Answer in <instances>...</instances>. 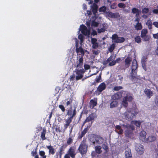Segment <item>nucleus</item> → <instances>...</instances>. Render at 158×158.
Instances as JSON below:
<instances>
[{
    "mask_svg": "<svg viewBox=\"0 0 158 158\" xmlns=\"http://www.w3.org/2000/svg\"><path fill=\"white\" fill-rule=\"evenodd\" d=\"M85 72V70L84 69H79L76 68L73 72V74L70 77V80L73 81L75 78L76 81H78L82 78L83 74Z\"/></svg>",
    "mask_w": 158,
    "mask_h": 158,
    "instance_id": "obj_1",
    "label": "nucleus"
},
{
    "mask_svg": "<svg viewBox=\"0 0 158 158\" xmlns=\"http://www.w3.org/2000/svg\"><path fill=\"white\" fill-rule=\"evenodd\" d=\"M139 110L137 108L130 109L125 113L126 119L128 120H131L138 114Z\"/></svg>",
    "mask_w": 158,
    "mask_h": 158,
    "instance_id": "obj_2",
    "label": "nucleus"
},
{
    "mask_svg": "<svg viewBox=\"0 0 158 158\" xmlns=\"http://www.w3.org/2000/svg\"><path fill=\"white\" fill-rule=\"evenodd\" d=\"M116 56L114 54L111 55L107 60H104L103 61V64L104 65H106L108 63V65L109 66H112L115 64L116 62H118V58H117L115 60H114Z\"/></svg>",
    "mask_w": 158,
    "mask_h": 158,
    "instance_id": "obj_3",
    "label": "nucleus"
},
{
    "mask_svg": "<svg viewBox=\"0 0 158 158\" xmlns=\"http://www.w3.org/2000/svg\"><path fill=\"white\" fill-rule=\"evenodd\" d=\"M137 68V64L136 60L135 59L133 60L132 61L131 67L132 73H131V77L133 79L136 78V70Z\"/></svg>",
    "mask_w": 158,
    "mask_h": 158,
    "instance_id": "obj_4",
    "label": "nucleus"
},
{
    "mask_svg": "<svg viewBox=\"0 0 158 158\" xmlns=\"http://www.w3.org/2000/svg\"><path fill=\"white\" fill-rule=\"evenodd\" d=\"M87 147H88L87 145L82 141L80 144L78 149V150L82 155H83L86 154L87 152Z\"/></svg>",
    "mask_w": 158,
    "mask_h": 158,
    "instance_id": "obj_5",
    "label": "nucleus"
},
{
    "mask_svg": "<svg viewBox=\"0 0 158 158\" xmlns=\"http://www.w3.org/2000/svg\"><path fill=\"white\" fill-rule=\"evenodd\" d=\"M93 138L94 139L95 141L91 140V138H90V140L94 144H95V142H96L97 144H102L103 142V139L99 135H94L93 136Z\"/></svg>",
    "mask_w": 158,
    "mask_h": 158,
    "instance_id": "obj_6",
    "label": "nucleus"
},
{
    "mask_svg": "<svg viewBox=\"0 0 158 158\" xmlns=\"http://www.w3.org/2000/svg\"><path fill=\"white\" fill-rule=\"evenodd\" d=\"M134 127L131 125L128 124L125 127V134L126 136L129 137L132 134Z\"/></svg>",
    "mask_w": 158,
    "mask_h": 158,
    "instance_id": "obj_7",
    "label": "nucleus"
},
{
    "mask_svg": "<svg viewBox=\"0 0 158 158\" xmlns=\"http://www.w3.org/2000/svg\"><path fill=\"white\" fill-rule=\"evenodd\" d=\"M80 30L82 34L85 36H89L90 35V30L88 29L84 25L82 24L80 25Z\"/></svg>",
    "mask_w": 158,
    "mask_h": 158,
    "instance_id": "obj_8",
    "label": "nucleus"
},
{
    "mask_svg": "<svg viewBox=\"0 0 158 158\" xmlns=\"http://www.w3.org/2000/svg\"><path fill=\"white\" fill-rule=\"evenodd\" d=\"M65 148V146L63 145L59 148L58 152L56 154V158H61L62 154L64 153V151Z\"/></svg>",
    "mask_w": 158,
    "mask_h": 158,
    "instance_id": "obj_9",
    "label": "nucleus"
},
{
    "mask_svg": "<svg viewBox=\"0 0 158 158\" xmlns=\"http://www.w3.org/2000/svg\"><path fill=\"white\" fill-rule=\"evenodd\" d=\"M148 31L146 29H143L141 31V37L144 41H148L150 39L149 36L147 35Z\"/></svg>",
    "mask_w": 158,
    "mask_h": 158,
    "instance_id": "obj_10",
    "label": "nucleus"
},
{
    "mask_svg": "<svg viewBox=\"0 0 158 158\" xmlns=\"http://www.w3.org/2000/svg\"><path fill=\"white\" fill-rule=\"evenodd\" d=\"M132 100V97L131 96L127 95L123 98L122 103V105L125 107H127L128 106L127 101L130 102Z\"/></svg>",
    "mask_w": 158,
    "mask_h": 158,
    "instance_id": "obj_11",
    "label": "nucleus"
},
{
    "mask_svg": "<svg viewBox=\"0 0 158 158\" xmlns=\"http://www.w3.org/2000/svg\"><path fill=\"white\" fill-rule=\"evenodd\" d=\"M66 115H68L69 117H71L74 114V115L73 116V117L75 116L76 114V109H74L73 110L72 107V106L68 110H66Z\"/></svg>",
    "mask_w": 158,
    "mask_h": 158,
    "instance_id": "obj_12",
    "label": "nucleus"
},
{
    "mask_svg": "<svg viewBox=\"0 0 158 158\" xmlns=\"http://www.w3.org/2000/svg\"><path fill=\"white\" fill-rule=\"evenodd\" d=\"M79 58L77 61L76 62L77 64L76 66V68L79 69L83 67V58L82 56H79Z\"/></svg>",
    "mask_w": 158,
    "mask_h": 158,
    "instance_id": "obj_13",
    "label": "nucleus"
},
{
    "mask_svg": "<svg viewBox=\"0 0 158 158\" xmlns=\"http://www.w3.org/2000/svg\"><path fill=\"white\" fill-rule=\"evenodd\" d=\"M74 115L73 114L72 116L71 117H69L67 119H65V124L64 125V130H66L67 128L68 127L72 122Z\"/></svg>",
    "mask_w": 158,
    "mask_h": 158,
    "instance_id": "obj_14",
    "label": "nucleus"
},
{
    "mask_svg": "<svg viewBox=\"0 0 158 158\" xmlns=\"http://www.w3.org/2000/svg\"><path fill=\"white\" fill-rule=\"evenodd\" d=\"M135 149L137 152L139 154H142L143 152L144 148L142 145L138 144L136 145Z\"/></svg>",
    "mask_w": 158,
    "mask_h": 158,
    "instance_id": "obj_15",
    "label": "nucleus"
},
{
    "mask_svg": "<svg viewBox=\"0 0 158 158\" xmlns=\"http://www.w3.org/2000/svg\"><path fill=\"white\" fill-rule=\"evenodd\" d=\"M68 154L72 158L75 157L76 153L75 152V150L73 147H70L69 148L68 152Z\"/></svg>",
    "mask_w": 158,
    "mask_h": 158,
    "instance_id": "obj_16",
    "label": "nucleus"
},
{
    "mask_svg": "<svg viewBox=\"0 0 158 158\" xmlns=\"http://www.w3.org/2000/svg\"><path fill=\"white\" fill-rule=\"evenodd\" d=\"M106 88V85L104 82L101 83L98 87L97 91L100 94Z\"/></svg>",
    "mask_w": 158,
    "mask_h": 158,
    "instance_id": "obj_17",
    "label": "nucleus"
},
{
    "mask_svg": "<svg viewBox=\"0 0 158 158\" xmlns=\"http://www.w3.org/2000/svg\"><path fill=\"white\" fill-rule=\"evenodd\" d=\"M144 93L148 98H150L152 96L153 94V93L152 91L150 89L147 88L145 89Z\"/></svg>",
    "mask_w": 158,
    "mask_h": 158,
    "instance_id": "obj_18",
    "label": "nucleus"
},
{
    "mask_svg": "<svg viewBox=\"0 0 158 158\" xmlns=\"http://www.w3.org/2000/svg\"><path fill=\"white\" fill-rule=\"evenodd\" d=\"M156 140V138L153 136H150L146 139H143V141L145 142H151Z\"/></svg>",
    "mask_w": 158,
    "mask_h": 158,
    "instance_id": "obj_19",
    "label": "nucleus"
},
{
    "mask_svg": "<svg viewBox=\"0 0 158 158\" xmlns=\"http://www.w3.org/2000/svg\"><path fill=\"white\" fill-rule=\"evenodd\" d=\"M106 14L108 17L111 18H117L118 16V14L117 13H112L111 12H106Z\"/></svg>",
    "mask_w": 158,
    "mask_h": 158,
    "instance_id": "obj_20",
    "label": "nucleus"
},
{
    "mask_svg": "<svg viewBox=\"0 0 158 158\" xmlns=\"http://www.w3.org/2000/svg\"><path fill=\"white\" fill-rule=\"evenodd\" d=\"M147 58L146 56H143L142 57L141 59V64L143 69L146 71L147 70V68L146 66V62L147 60Z\"/></svg>",
    "mask_w": 158,
    "mask_h": 158,
    "instance_id": "obj_21",
    "label": "nucleus"
},
{
    "mask_svg": "<svg viewBox=\"0 0 158 158\" xmlns=\"http://www.w3.org/2000/svg\"><path fill=\"white\" fill-rule=\"evenodd\" d=\"M76 51L77 53H80L81 54L79 53V54L81 55V56H82V57H83L85 54L84 51L81 46H80L79 48H76Z\"/></svg>",
    "mask_w": 158,
    "mask_h": 158,
    "instance_id": "obj_22",
    "label": "nucleus"
},
{
    "mask_svg": "<svg viewBox=\"0 0 158 158\" xmlns=\"http://www.w3.org/2000/svg\"><path fill=\"white\" fill-rule=\"evenodd\" d=\"M125 153V158H132L130 149L128 148L126 149Z\"/></svg>",
    "mask_w": 158,
    "mask_h": 158,
    "instance_id": "obj_23",
    "label": "nucleus"
},
{
    "mask_svg": "<svg viewBox=\"0 0 158 158\" xmlns=\"http://www.w3.org/2000/svg\"><path fill=\"white\" fill-rule=\"evenodd\" d=\"M46 147L49 150V154L54 155L55 152V149L53 148L52 146L50 145L49 146H46Z\"/></svg>",
    "mask_w": 158,
    "mask_h": 158,
    "instance_id": "obj_24",
    "label": "nucleus"
},
{
    "mask_svg": "<svg viewBox=\"0 0 158 158\" xmlns=\"http://www.w3.org/2000/svg\"><path fill=\"white\" fill-rule=\"evenodd\" d=\"M88 130L89 129L88 128V127L85 128L83 130L81 131V134L79 135L78 136V139H81L82 137L87 133Z\"/></svg>",
    "mask_w": 158,
    "mask_h": 158,
    "instance_id": "obj_25",
    "label": "nucleus"
},
{
    "mask_svg": "<svg viewBox=\"0 0 158 158\" xmlns=\"http://www.w3.org/2000/svg\"><path fill=\"white\" fill-rule=\"evenodd\" d=\"M92 11L94 15H96V14L98 11V6L96 4H94L92 6Z\"/></svg>",
    "mask_w": 158,
    "mask_h": 158,
    "instance_id": "obj_26",
    "label": "nucleus"
},
{
    "mask_svg": "<svg viewBox=\"0 0 158 158\" xmlns=\"http://www.w3.org/2000/svg\"><path fill=\"white\" fill-rule=\"evenodd\" d=\"M97 105V101H95L93 99L90 100L89 103V106L91 109H93Z\"/></svg>",
    "mask_w": 158,
    "mask_h": 158,
    "instance_id": "obj_27",
    "label": "nucleus"
},
{
    "mask_svg": "<svg viewBox=\"0 0 158 158\" xmlns=\"http://www.w3.org/2000/svg\"><path fill=\"white\" fill-rule=\"evenodd\" d=\"M94 116L93 114H90L89 116L86 118L85 121L86 123L89 122L90 121L94 120Z\"/></svg>",
    "mask_w": 158,
    "mask_h": 158,
    "instance_id": "obj_28",
    "label": "nucleus"
},
{
    "mask_svg": "<svg viewBox=\"0 0 158 158\" xmlns=\"http://www.w3.org/2000/svg\"><path fill=\"white\" fill-rule=\"evenodd\" d=\"M112 39L113 40V42H114L115 43H118V35L114 34L113 35L112 37Z\"/></svg>",
    "mask_w": 158,
    "mask_h": 158,
    "instance_id": "obj_29",
    "label": "nucleus"
},
{
    "mask_svg": "<svg viewBox=\"0 0 158 158\" xmlns=\"http://www.w3.org/2000/svg\"><path fill=\"white\" fill-rule=\"evenodd\" d=\"M146 135V133L145 131H141L140 133V139L143 141V140L144 139H146L145 138V136Z\"/></svg>",
    "mask_w": 158,
    "mask_h": 158,
    "instance_id": "obj_30",
    "label": "nucleus"
},
{
    "mask_svg": "<svg viewBox=\"0 0 158 158\" xmlns=\"http://www.w3.org/2000/svg\"><path fill=\"white\" fill-rule=\"evenodd\" d=\"M103 27L101 28H98L97 29V32L98 33H100L102 32H104L106 30V25L105 24H102Z\"/></svg>",
    "mask_w": 158,
    "mask_h": 158,
    "instance_id": "obj_31",
    "label": "nucleus"
},
{
    "mask_svg": "<svg viewBox=\"0 0 158 158\" xmlns=\"http://www.w3.org/2000/svg\"><path fill=\"white\" fill-rule=\"evenodd\" d=\"M111 99L112 101H118V92L114 94L111 97Z\"/></svg>",
    "mask_w": 158,
    "mask_h": 158,
    "instance_id": "obj_32",
    "label": "nucleus"
},
{
    "mask_svg": "<svg viewBox=\"0 0 158 158\" xmlns=\"http://www.w3.org/2000/svg\"><path fill=\"white\" fill-rule=\"evenodd\" d=\"M118 103V101H113L110 103V107L113 108L117 106Z\"/></svg>",
    "mask_w": 158,
    "mask_h": 158,
    "instance_id": "obj_33",
    "label": "nucleus"
},
{
    "mask_svg": "<svg viewBox=\"0 0 158 158\" xmlns=\"http://www.w3.org/2000/svg\"><path fill=\"white\" fill-rule=\"evenodd\" d=\"M131 60L132 59L130 57H128L125 59V64L127 67H129V65L130 64V62L131 61Z\"/></svg>",
    "mask_w": 158,
    "mask_h": 158,
    "instance_id": "obj_34",
    "label": "nucleus"
},
{
    "mask_svg": "<svg viewBox=\"0 0 158 158\" xmlns=\"http://www.w3.org/2000/svg\"><path fill=\"white\" fill-rule=\"evenodd\" d=\"M46 132V131L45 129H43L42 131L41 132L40 137H41V139L43 140H45L46 139V138L45 137Z\"/></svg>",
    "mask_w": 158,
    "mask_h": 158,
    "instance_id": "obj_35",
    "label": "nucleus"
},
{
    "mask_svg": "<svg viewBox=\"0 0 158 158\" xmlns=\"http://www.w3.org/2000/svg\"><path fill=\"white\" fill-rule=\"evenodd\" d=\"M132 124H135L137 127H140L141 122L140 121H132L131 123Z\"/></svg>",
    "mask_w": 158,
    "mask_h": 158,
    "instance_id": "obj_36",
    "label": "nucleus"
},
{
    "mask_svg": "<svg viewBox=\"0 0 158 158\" xmlns=\"http://www.w3.org/2000/svg\"><path fill=\"white\" fill-rule=\"evenodd\" d=\"M101 147L100 146H96L95 148V149L96 152L98 153V154H100L101 153L102 151L101 150Z\"/></svg>",
    "mask_w": 158,
    "mask_h": 158,
    "instance_id": "obj_37",
    "label": "nucleus"
},
{
    "mask_svg": "<svg viewBox=\"0 0 158 158\" xmlns=\"http://www.w3.org/2000/svg\"><path fill=\"white\" fill-rule=\"evenodd\" d=\"M135 27L137 30H140L142 28V26L141 23L138 22L135 25Z\"/></svg>",
    "mask_w": 158,
    "mask_h": 158,
    "instance_id": "obj_38",
    "label": "nucleus"
},
{
    "mask_svg": "<svg viewBox=\"0 0 158 158\" xmlns=\"http://www.w3.org/2000/svg\"><path fill=\"white\" fill-rule=\"evenodd\" d=\"M115 44H112L109 48V51L110 52H112L114 49Z\"/></svg>",
    "mask_w": 158,
    "mask_h": 158,
    "instance_id": "obj_39",
    "label": "nucleus"
},
{
    "mask_svg": "<svg viewBox=\"0 0 158 158\" xmlns=\"http://www.w3.org/2000/svg\"><path fill=\"white\" fill-rule=\"evenodd\" d=\"M135 42L138 44L140 43L141 42L140 37L139 36H136L135 38Z\"/></svg>",
    "mask_w": 158,
    "mask_h": 158,
    "instance_id": "obj_40",
    "label": "nucleus"
},
{
    "mask_svg": "<svg viewBox=\"0 0 158 158\" xmlns=\"http://www.w3.org/2000/svg\"><path fill=\"white\" fill-rule=\"evenodd\" d=\"M72 136H70L67 139V143L68 144H70L73 143V139Z\"/></svg>",
    "mask_w": 158,
    "mask_h": 158,
    "instance_id": "obj_41",
    "label": "nucleus"
},
{
    "mask_svg": "<svg viewBox=\"0 0 158 158\" xmlns=\"http://www.w3.org/2000/svg\"><path fill=\"white\" fill-rule=\"evenodd\" d=\"M98 23L95 21V20H93L91 22V26L94 27H97L98 26Z\"/></svg>",
    "mask_w": 158,
    "mask_h": 158,
    "instance_id": "obj_42",
    "label": "nucleus"
},
{
    "mask_svg": "<svg viewBox=\"0 0 158 158\" xmlns=\"http://www.w3.org/2000/svg\"><path fill=\"white\" fill-rule=\"evenodd\" d=\"M106 8L105 6H102L100 7L99 9V11L100 12H105L106 10Z\"/></svg>",
    "mask_w": 158,
    "mask_h": 158,
    "instance_id": "obj_43",
    "label": "nucleus"
},
{
    "mask_svg": "<svg viewBox=\"0 0 158 158\" xmlns=\"http://www.w3.org/2000/svg\"><path fill=\"white\" fill-rule=\"evenodd\" d=\"M140 11L138 9L135 8H133L132 10V12L133 14H136Z\"/></svg>",
    "mask_w": 158,
    "mask_h": 158,
    "instance_id": "obj_44",
    "label": "nucleus"
},
{
    "mask_svg": "<svg viewBox=\"0 0 158 158\" xmlns=\"http://www.w3.org/2000/svg\"><path fill=\"white\" fill-rule=\"evenodd\" d=\"M92 44V47L94 49H96L98 48V44L97 43V42L96 43H94Z\"/></svg>",
    "mask_w": 158,
    "mask_h": 158,
    "instance_id": "obj_45",
    "label": "nucleus"
},
{
    "mask_svg": "<svg viewBox=\"0 0 158 158\" xmlns=\"http://www.w3.org/2000/svg\"><path fill=\"white\" fill-rule=\"evenodd\" d=\"M58 107L63 112H64L65 111V109L63 105H59Z\"/></svg>",
    "mask_w": 158,
    "mask_h": 158,
    "instance_id": "obj_46",
    "label": "nucleus"
},
{
    "mask_svg": "<svg viewBox=\"0 0 158 158\" xmlns=\"http://www.w3.org/2000/svg\"><path fill=\"white\" fill-rule=\"evenodd\" d=\"M149 9L148 8H144L142 10V12L143 13H147L148 12Z\"/></svg>",
    "mask_w": 158,
    "mask_h": 158,
    "instance_id": "obj_47",
    "label": "nucleus"
},
{
    "mask_svg": "<svg viewBox=\"0 0 158 158\" xmlns=\"http://www.w3.org/2000/svg\"><path fill=\"white\" fill-rule=\"evenodd\" d=\"M102 148L106 150V152L108 151V147L105 144H103Z\"/></svg>",
    "mask_w": 158,
    "mask_h": 158,
    "instance_id": "obj_48",
    "label": "nucleus"
},
{
    "mask_svg": "<svg viewBox=\"0 0 158 158\" xmlns=\"http://www.w3.org/2000/svg\"><path fill=\"white\" fill-rule=\"evenodd\" d=\"M84 69L85 70L89 69L90 68V66L89 65L87 64H85L84 65Z\"/></svg>",
    "mask_w": 158,
    "mask_h": 158,
    "instance_id": "obj_49",
    "label": "nucleus"
},
{
    "mask_svg": "<svg viewBox=\"0 0 158 158\" xmlns=\"http://www.w3.org/2000/svg\"><path fill=\"white\" fill-rule=\"evenodd\" d=\"M101 75H99L98 78H96L95 79V81H96V82H97V83H98V82H100V80L101 79Z\"/></svg>",
    "mask_w": 158,
    "mask_h": 158,
    "instance_id": "obj_50",
    "label": "nucleus"
},
{
    "mask_svg": "<svg viewBox=\"0 0 158 158\" xmlns=\"http://www.w3.org/2000/svg\"><path fill=\"white\" fill-rule=\"evenodd\" d=\"M91 42L92 44H94L97 42V39L95 38H92L91 40Z\"/></svg>",
    "mask_w": 158,
    "mask_h": 158,
    "instance_id": "obj_51",
    "label": "nucleus"
},
{
    "mask_svg": "<svg viewBox=\"0 0 158 158\" xmlns=\"http://www.w3.org/2000/svg\"><path fill=\"white\" fill-rule=\"evenodd\" d=\"M93 52L94 54L97 55L99 53L100 51L99 50L97 49L96 50H93Z\"/></svg>",
    "mask_w": 158,
    "mask_h": 158,
    "instance_id": "obj_52",
    "label": "nucleus"
},
{
    "mask_svg": "<svg viewBox=\"0 0 158 158\" xmlns=\"http://www.w3.org/2000/svg\"><path fill=\"white\" fill-rule=\"evenodd\" d=\"M72 99H69V101H67L66 103V106H68L70 104H72Z\"/></svg>",
    "mask_w": 158,
    "mask_h": 158,
    "instance_id": "obj_53",
    "label": "nucleus"
},
{
    "mask_svg": "<svg viewBox=\"0 0 158 158\" xmlns=\"http://www.w3.org/2000/svg\"><path fill=\"white\" fill-rule=\"evenodd\" d=\"M152 21L150 20H148L146 23V25L148 26L152 25Z\"/></svg>",
    "mask_w": 158,
    "mask_h": 158,
    "instance_id": "obj_54",
    "label": "nucleus"
},
{
    "mask_svg": "<svg viewBox=\"0 0 158 158\" xmlns=\"http://www.w3.org/2000/svg\"><path fill=\"white\" fill-rule=\"evenodd\" d=\"M126 7V5L124 3H119V7L124 8Z\"/></svg>",
    "mask_w": 158,
    "mask_h": 158,
    "instance_id": "obj_55",
    "label": "nucleus"
},
{
    "mask_svg": "<svg viewBox=\"0 0 158 158\" xmlns=\"http://www.w3.org/2000/svg\"><path fill=\"white\" fill-rule=\"evenodd\" d=\"M125 39L123 37H119V43H122L124 42Z\"/></svg>",
    "mask_w": 158,
    "mask_h": 158,
    "instance_id": "obj_56",
    "label": "nucleus"
},
{
    "mask_svg": "<svg viewBox=\"0 0 158 158\" xmlns=\"http://www.w3.org/2000/svg\"><path fill=\"white\" fill-rule=\"evenodd\" d=\"M78 38L80 40H83L84 36L82 34L79 35Z\"/></svg>",
    "mask_w": 158,
    "mask_h": 158,
    "instance_id": "obj_57",
    "label": "nucleus"
},
{
    "mask_svg": "<svg viewBox=\"0 0 158 158\" xmlns=\"http://www.w3.org/2000/svg\"><path fill=\"white\" fill-rule=\"evenodd\" d=\"M155 103L157 106H158V95L156 96L155 100Z\"/></svg>",
    "mask_w": 158,
    "mask_h": 158,
    "instance_id": "obj_58",
    "label": "nucleus"
},
{
    "mask_svg": "<svg viewBox=\"0 0 158 158\" xmlns=\"http://www.w3.org/2000/svg\"><path fill=\"white\" fill-rule=\"evenodd\" d=\"M152 12L154 14H158V9H154L152 10Z\"/></svg>",
    "mask_w": 158,
    "mask_h": 158,
    "instance_id": "obj_59",
    "label": "nucleus"
},
{
    "mask_svg": "<svg viewBox=\"0 0 158 158\" xmlns=\"http://www.w3.org/2000/svg\"><path fill=\"white\" fill-rule=\"evenodd\" d=\"M153 37L155 39H158V33L153 34Z\"/></svg>",
    "mask_w": 158,
    "mask_h": 158,
    "instance_id": "obj_60",
    "label": "nucleus"
},
{
    "mask_svg": "<svg viewBox=\"0 0 158 158\" xmlns=\"http://www.w3.org/2000/svg\"><path fill=\"white\" fill-rule=\"evenodd\" d=\"M153 25H154L156 27L158 28V22H155L153 23Z\"/></svg>",
    "mask_w": 158,
    "mask_h": 158,
    "instance_id": "obj_61",
    "label": "nucleus"
},
{
    "mask_svg": "<svg viewBox=\"0 0 158 158\" xmlns=\"http://www.w3.org/2000/svg\"><path fill=\"white\" fill-rule=\"evenodd\" d=\"M36 153L37 152L36 150H35V151H33L31 152V154L32 156H34L36 154Z\"/></svg>",
    "mask_w": 158,
    "mask_h": 158,
    "instance_id": "obj_62",
    "label": "nucleus"
},
{
    "mask_svg": "<svg viewBox=\"0 0 158 158\" xmlns=\"http://www.w3.org/2000/svg\"><path fill=\"white\" fill-rule=\"evenodd\" d=\"M75 47H76V48H79L78 47V40H77L76 41Z\"/></svg>",
    "mask_w": 158,
    "mask_h": 158,
    "instance_id": "obj_63",
    "label": "nucleus"
},
{
    "mask_svg": "<svg viewBox=\"0 0 158 158\" xmlns=\"http://www.w3.org/2000/svg\"><path fill=\"white\" fill-rule=\"evenodd\" d=\"M64 158H70V156L68 154H66L64 156Z\"/></svg>",
    "mask_w": 158,
    "mask_h": 158,
    "instance_id": "obj_64",
    "label": "nucleus"
}]
</instances>
